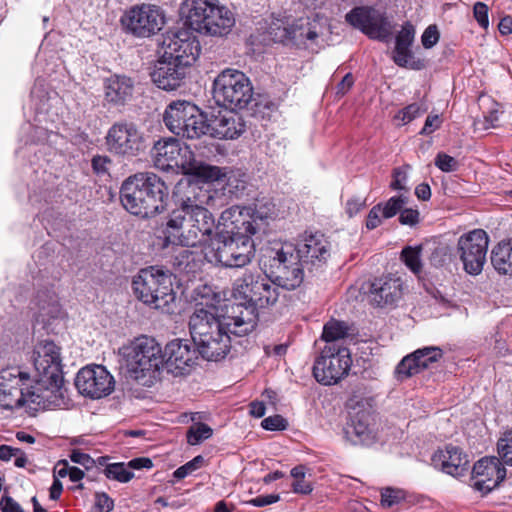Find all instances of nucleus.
<instances>
[{
    "label": "nucleus",
    "mask_w": 512,
    "mask_h": 512,
    "mask_svg": "<svg viewBox=\"0 0 512 512\" xmlns=\"http://www.w3.org/2000/svg\"><path fill=\"white\" fill-rule=\"evenodd\" d=\"M206 111L187 100L170 102L163 114L167 129L176 136L196 140L204 135L224 137V71L214 79Z\"/></svg>",
    "instance_id": "1"
},
{
    "label": "nucleus",
    "mask_w": 512,
    "mask_h": 512,
    "mask_svg": "<svg viewBox=\"0 0 512 512\" xmlns=\"http://www.w3.org/2000/svg\"><path fill=\"white\" fill-rule=\"evenodd\" d=\"M196 302L189 318V331L201 357L207 361H219L224 354V307L221 293L203 284L193 291Z\"/></svg>",
    "instance_id": "2"
},
{
    "label": "nucleus",
    "mask_w": 512,
    "mask_h": 512,
    "mask_svg": "<svg viewBox=\"0 0 512 512\" xmlns=\"http://www.w3.org/2000/svg\"><path fill=\"white\" fill-rule=\"evenodd\" d=\"M231 296L235 304L227 316L230 322L226 323V336L247 334L253 327L256 309L274 305L279 291L267 275L249 271L233 282Z\"/></svg>",
    "instance_id": "3"
},
{
    "label": "nucleus",
    "mask_w": 512,
    "mask_h": 512,
    "mask_svg": "<svg viewBox=\"0 0 512 512\" xmlns=\"http://www.w3.org/2000/svg\"><path fill=\"white\" fill-rule=\"evenodd\" d=\"M34 385L30 398L38 406H59L63 402L64 377L61 348L53 341H40L33 351Z\"/></svg>",
    "instance_id": "4"
},
{
    "label": "nucleus",
    "mask_w": 512,
    "mask_h": 512,
    "mask_svg": "<svg viewBox=\"0 0 512 512\" xmlns=\"http://www.w3.org/2000/svg\"><path fill=\"white\" fill-rule=\"evenodd\" d=\"M168 196L164 181L154 173L142 172L128 177L120 189L123 207L131 214L148 218L162 212Z\"/></svg>",
    "instance_id": "5"
},
{
    "label": "nucleus",
    "mask_w": 512,
    "mask_h": 512,
    "mask_svg": "<svg viewBox=\"0 0 512 512\" xmlns=\"http://www.w3.org/2000/svg\"><path fill=\"white\" fill-rule=\"evenodd\" d=\"M152 155L155 165L161 169L178 168L181 169L183 174L204 181H215L222 176L220 167L198 162L190 147L173 137L163 138L155 142Z\"/></svg>",
    "instance_id": "6"
},
{
    "label": "nucleus",
    "mask_w": 512,
    "mask_h": 512,
    "mask_svg": "<svg viewBox=\"0 0 512 512\" xmlns=\"http://www.w3.org/2000/svg\"><path fill=\"white\" fill-rule=\"evenodd\" d=\"M129 377L140 385L150 387L164 368L161 345L152 337L140 336L124 347Z\"/></svg>",
    "instance_id": "7"
},
{
    "label": "nucleus",
    "mask_w": 512,
    "mask_h": 512,
    "mask_svg": "<svg viewBox=\"0 0 512 512\" xmlns=\"http://www.w3.org/2000/svg\"><path fill=\"white\" fill-rule=\"evenodd\" d=\"M132 287L135 296L154 309L169 312L175 300L171 274L154 266L141 269L133 277Z\"/></svg>",
    "instance_id": "8"
},
{
    "label": "nucleus",
    "mask_w": 512,
    "mask_h": 512,
    "mask_svg": "<svg viewBox=\"0 0 512 512\" xmlns=\"http://www.w3.org/2000/svg\"><path fill=\"white\" fill-rule=\"evenodd\" d=\"M184 25L192 32L221 36L224 30L222 9L209 0H185L181 6Z\"/></svg>",
    "instance_id": "9"
},
{
    "label": "nucleus",
    "mask_w": 512,
    "mask_h": 512,
    "mask_svg": "<svg viewBox=\"0 0 512 512\" xmlns=\"http://www.w3.org/2000/svg\"><path fill=\"white\" fill-rule=\"evenodd\" d=\"M194 228L197 230L199 243L203 246L205 259L214 265L222 264L224 234L220 225L215 226L212 214L203 206H194L188 212Z\"/></svg>",
    "instance_id": "10"
},
{
    "label": "nucleus",
    "mask_w": 512,
    "mask_h": 512,
    "mask_svg": "<svg viewBox=\"0 0 512 512\" xmlns=\"http://www.w3.org/2000/svg\"><path fill=\"white\" fill-rule=\"evenodd\" d=\"M346 406L350 414V422L345 430L346 437L353 444H371L375 440L372 400L352 395Z\"/></svg>",
    "instance_id": "11"
},
{
    "label": "nucleus",
    "mask_w": 512,
    "mask_h": 512,
    "mask_svg": "<svg viewBox=\"0 0 512 512\" xmlns=\"http://www.w3.org/2000/svg\"><path fill=\"white\" fill-rule=\"evenodd\" d=\"M352 364L349 349L345 347H325L315 360L313 375L324 385H332L346 377Z\"/></svg>",
    "instance_id": "12"
},
{
    "label": "nucleus",
    "mask_w": 512,
    "mask_h": 512,
    "mask_svg": "<svg viewBox=\"0 0 512 512\" xmlns=\"http://www.w3.org/2000/svg\"><path fill=\"white\" fill-rule=\"evenodd\" d=\"M162 54L190 68L198 59L201 45L197 37L188 28L167 32L161 44Z\"/></svg>",
    "instance_id": "13"
},
{
    "label": "nucleus",
    "mask_w": 512,
    "mask_h": 512,
    "mask_svg": "<svg viewBox=\"0 0 512 512\" xmlns=\"http://www.w3.org/2000/svg\"><path fill=\"white\" fill-rule=\"evenodd\" d=\"M270 269L274 277L273 285L287 290L299 287L304 279V270L299 260L293 254L291 247L270 251Z\"/></svg>",
    "instance_id": "14"
},
{
    "label": "nucleus",
    "mask_w": 512,
    "mask_h": 512,
    "mask_svg": "<svg viewBox=\"0 0 512 512\" xmlns=\"http://www.w3.org/2000/svg\"><path fill=\"white\" fill-rule=\"evenodd\" d=\"M105 146L113 155L130 158L144 151L145 140L135 124L118 122L109 128Z\"/></svg>",
    "instance_id": "15"
},
{
    "label": "nucleus",
    "mask_w": 512,
    "mask_h": 512,
    "mask_svg": "<svg viewBox=\"0 0 512 512\" xmlns=\"http://www.w3.org/2000/svg\"><path fill=\"white\" fill-rule=\"evenodd\" d=\"M488 245L489 237L482 229L470 231L458 239L457 254L468 274L478 275L482 272Z\"/></svg>",
    "instance_id": "16"
},
{
    "label": "nucleus",
    "mask_w": 512,
    "mask_h": 512,
    "mask_svg": "<svg viewBox=\"0 0 512 512\" xmlns=\"http://www.w3.org/2000/svg\"><path fill=\"white\" fill-rule=\"evenodd\" d=\"M345 20L371 39L387 41L392 35L393 26L388 17L373 7H355L346 14Z\"/></svg>",
    "instance_id": "17"
},
{
    "label": "nucleus",
    "mask_w": 512,
    "mask_h": 512,
    "mask_svg": "<svg viewBox=\"0 0 512 512\" xmlns=\"http://www.w3.org/2000/svg\"><path fill=\"white\" fill-rule=\"evenodd\" d=\"M121 22L133 35L149 37L162 29L165 24V16L159 7L143 4L128 11L122 17Z\"/></svg>",
    "instance_id": "18"
},
{
    "label": "nucleus",
    "mask_w": 512,
    "mask_h": 512,
    "mask_svg": "<svg viewBox=\"0 0 512 512\" xmlns=\"http://www.w3.org/2000/svg\"><path fill=\"white\" fill-rule=\"evenodd\" d=\"M198 348L188 339H174L165 347L164 367L174 376L191 372L198 360Z\"/></svg>",
    "instance_id": "19"
},
{
    "label": "nucleus",
    "mask_w": 512,
    "mask_h": 512,
    "mask_svg": "<svg viewBox=\"0 0 512 512\" xmlns=\"http://www.w3.org/2000/svg\"><path fill=\"white\" fill-rule=\"evenodd\" d=\"M114 384L112 375L101 365L82 368L75 379L79 393L92 399L109 395L114 390Z\"/></svg>",
    "instance_id": "20"
},
{
    "label": "nucleus",
    "mask_w": 512,
    "mask_h": 512,
    "mask_svg": "<svg viewBox=\"0 0 512 512\" xmlns=\"http://www.w3.org/2000/svg\"><path fill=\"white\" fill-rule=\"evenodd\" d=\"M309 273L321 270L330 257V244L324 235H309L297 246L295 255Z\"/></svg>",
    "instance_id": "21"
},
{
    "label": "nucleus",
    "mask_w": 512,
    "mask_h": 512,
    "mask_svg": "<svg viewBox=\"0 0 512 512\" xmlns=\"http://www.w3.org/2000/svg\"><path fill=\"white\" fill-rule=\"evenodd\" d=\"M197 231L188 212L173 210L163 231L164 244L166 246L172 244L194 247L199 243Z\"/></svg>",
    "instance_id": "22"
},
{
    "label": "nucleus",
    "mask_w": 512,
    "mask_h": 512,
    "mask_svg": "<svg viewBox=\"0 0 512 512\" xmlns=\"http://www.w3.org/2000/svg\"><path fill=\"white\" fill-rule=\"evenodd\" d=\"M188 71L189 69L179 62L165 58V55L161 54L151 72V78L158 88L172 91L184 84Z\"/></svg>",
    "instance_id": "23"
},
{
    "label": "nucleus",
    "mask_w": 512,
    "mask_h": 512,
    "mask_svg": "<svg viewBox=\"0 0 512 512\" xmlns=\"http://www.w3.org/2000/svg\"><path fill=\"white\" fill-rule=\"evenodd\" d=\"M252 98V87L246 75L226 68V111L245 108Z\"/></svg>",
    "instance_id": "24"
},
{
    "label": "nucleus",
    "mask_w": 512,
    "mask_h": 512,
    "mask_svg": "<svg viewBox=\"0 0 512 512\" xmlns=\"http://www.w3.org/2000/svg\"><path fill=\"white\" fill-rule=\"evenodd\" d=\"M22 373L18 375L10 371H3L0 374V404L7 409L21 407L26 403H32L30 393L32 388L24 392L22 388Z\"/></svg>",
    "instance_id": "25"
},
{
    "label": "nucleus",
    "mask_w": 512,
    "mask_h": 512,
    "mask_svg": "<svg viewBox=\"0 0 512 512\" xmlns=\"http://www.w3.org/2000/svg\"><path fill=\"white\" fill-rule=\"evenodd\" d=\"M415 27L411 22H405L395 38V48L392 59L396 65L403 68L420 70L424 67L421 60H415L411 46L415 39Z\"/></svg>",
    "instance_id": "26"
},
{
    "label": "nucleus",
    "mask_w": 512,
    "mask_h": 512,
    "mask_svg": "<svg viewBox=\"0 0 512 512\" xmlns=\"http://www.w3.org/2000/svg\"><path fill=\"white\" fill-rule=\"evenodd\" d=\"M476 479L474 486L480 491H491L497 487L506 477V469L501 466L498 458H482L478 460L472 470Z\"/></svg>",
    "instance_id": "27"
},
{
    "label": "nucleus",
    "mask_w": 512,
    "mask_h": 512,
    "mask_svg": "<svg viewBox=\"0 0 512 512\" xmlns=\"http://www.w3.org/2000/svg\"><path fill=\"white\" fill-rule=\"evenodd\" d=\"M442 350L438 347H424L405 356L396 367L399 377L408 378L428 368L442 358Z\"/></svg>",
    "instance_id": "28"
},
{
    "label": "nucleus",
    "mask_w": 512,
    "mask_h": 512,
    "mask_svg": "<svg viewBox=\"0 0 512 512\" xmlns=\"http://www.w3.org/2000/svg\"><path fill=\"white\" fill-rule=\"evenodd\" d=\"M257 231L252 207L234 205L226 209V235L251 237Z\"/></svg>",
    "instance_id": "29"
},
{
    "label": "nucleus",
    "mask_w": 512,
    "mask_h": 512,
    "mask_svg": "<svg viewBox=\"0 0 512 512\" xmlns=\"http://www.w3.org/2000/svg\"><path fill=\"white\" fill-rule=\"evenodd\" d=\"M369 294L371 303L377 307L393 305L402 297V281L393 277L375 279L371 283Z\"/></svg>",
    "instance_id": "30"
},
{
    "label": "nucleus",
    "mask_w": 512,
    "mask_h": 512,
    "mask_svg": "<svg viewBox=\"0 0 512 512\" xmlns=\"http://www.w3.org/2000/svg\"><path fill=\"white\" fill-rule=\"evenodd\" d=\"M226 250L229 253L226 268L244 267L251 262L255 255V245L249 235L226 236Z\"/></svg>",
    "instance_id": "31"
},
{
    "label": "nucleus",
    "mask_w": 512,
    "mask_h": 512,
    "mask_svg": "<svg viewBox=\"0 0 512 512\" xmlns=\"http://www.w3.org/2000/svg\"><path fill=\"white\" fill-rule=\"evenodd\" d=\"M432 460L435 465H440L445 473L455 477L462 476L468 470V456L452 444L436 452Z\"/></svg>",
    "instance_id": "32"
},
{
    "label": "nucleus",
    "mask_w": 512,
    "mask_h": 512,
    "mask_svg": "<svg viewBox=\"0 0 512 512\" xmlns=\"http://www.w3.org/2000/svg\"><path fill=\"white\" fill-rule=\"evenodd\" d=\"M195 178L196 181H192L190 179L180 181L176 186V190L174 189L173 194L179 204V208L176 210H185V212H189L190 209H194L195 205L203 206L204 200L207 197V192L203 191L202 188L199 187L198 180H200V178ZM203 182L205 181L203 180Z\"/></svg>",
    "instance_id": "33"
},
{
    "label": "nucleus",
    "mask_w": 512,
    "mask_h": 512,
    "mask_svg": "<svg viewBox=\"0 0 512 512\" xmlns=\"http://www.w3.org/2000/svg\"><path fill=\"white\" fill-rule=\"evenodd\" d=\"M319 36L318 24L309 19H299L285 26L279 36L282 41H289L294 45H305L307 41L314 42Z\"/></svg>",
    "instance_id": "34"
},
{
    "label": "nucleus",
    "mask_w": 512,
    "mask_h": 512,
    "mask_svg": "<svg viewBox=\"0 0 512 512\" xmlns=\"http://www.w3.org/2000/svg\"><path fill=\"white\" fill-rule=\"evenodd\" d=\"M133 87L130 78L113 75L106 81L105 98L115 105H123L132 97Z\"/></svg>",
    "instance_id": "35"
},
{
    "label": "nucleus",
    "mask_w": 512,
    "mask_h": 512,
    "mask_svg": "<svg viewBox=\"0 0 512 512\" xmlns=\"http://www.w3.org/2000/svg\"><path fill=\"white\" fill-rule=\"evenodd\" d=\"M247 175L240 169L226 171V200H242L249 196Z\"/></svg>",
    "instance_id": "36"
},
{
    "label": "nucleus",
    "mask_w": 512,
    "mask_h": 512,
    "mask_svg": "<svg viewBox=\"0 0 512 512\" xmlns=\"http://www.w3.org/2000/svg\"><path fill=\"white\" fill-rule=\"evenodd\" d=\"M493 267L503 275H512V239L498 243L491 252Z\"/></svg>",
    "instance_id": "37"
},
{
    "label": "nucleus",
    "mask_w": 512,
    "mask_h": 512,
    "mask_svg": "<svg viewBox=\"0 0 512 512\" xmlns=\"http://www.w3.org/2000/svg\"><path fill=\"white\" fill-rule=\"evenodd\" d=\"M226 139H235L245 131L242 116L236 110L226 111Z\"/></svg>",
    "instance_id": "38"
},
{
    "label": "nucleus",
    "mask_w": 512,
    "mask_h": 512,
    "mask_svg": "<svg viewBox=\"0 0 512 512\" xmlns=\"http://www.w3.org/2000/svg\"><path fill=\"white\" fill-rule=\"evenodd\" d=\"M347 332L348 326L345 322L332 319L324 325L322 338L326 342H333L344 338Z\"/></svg>",
    "instance_id": "39"
},
{
    "label": "nucleus",
    "mask_w": 512,
    "mask_h": 512,
    "mask_svg": "<svg viewBox=\"0 0 512 512\" xmlns=\"http://www.w3.org/2000/svg\"><path fill=\"white\" fill-rule=\"evenodd\" d=\"M421 251L422 246L420 245L405 247L401 252V259L414 274H419L422 271Z\"/></svg>",
    "instance_id": "40"
},
{
    "label": "nucleus",
    "mask_w": 512,
    "mask_h": 512,
    "mask_svg": "<svg viewBox=\"0 0 512 512\" xmlns=\"http://www.w3.org/2000/svg\"><path fill=\"white\" fill-rule=\"evenodd\" d=\"M408 203V196L399 194L388 199L382 204V217L389 219L400 213L402 208Z\"/></svg>",
    "instance_id": "41"
},
{
    "label": "nucleus",
    "mask_w": 512,
    "mask_h": 512,
    "mask_svg": "<svg viewBox=\"0 0 512 512\" xmlns=\"http://www.w3.org/2000/svg\"><path fill=\"white\" fill-rule=\"evenodd\" d=\"M212 435V429L204 423H195L187 431V441L190 445H197Z\"/></svg>",
    "instance_id": "42"
},
{
    "label": "nucleus",
    "mask_w": 512,
    "mask_h": 512,
    "mask_svg": "<svg viewBox=\"0 0 512 512\" xmlns=\"http://www.w3.org/2000/svg\"><path fill=\"white\" fill-rule=\"evenodd\" d=\"M104 474L107 478L117 480L119 482L130 481L134 474L128 470L124 463H113L106 466Z\"/></svg>",
    "instance_id": "43"
},
{
    "label": "nucleus",
    "mask_w": 512,
    "mask_h": 512,
    "mask_svg": "<svg viewBox=\"0 0 512 512\" xmlns=\"http://www.w3.org/2000/svg\"><path fill=\"white\" fill-rule=\"evenodd\" d=\"M255 220H269L277 216L276 205L271 200H261L252 208Z\"/></svg>",
    "instance_id": "44"
},
{
    "label": "nucleus",
    "mask_w": 512,
    "mask_h": 512,
    "mask_svg": "<svg viewBox=\"0 0 512 512\" xmlns=\"http://www.w3.org/2000/svg\"><path fill=\"white\" fill-rule=\"evenodd\" d=\"M497 449L503 463L512 466V430L499 439Z\"/></svg>",
    "instance_id": "45"
},
{
    "label": "nucleus",
    "mask_w": 512,
    "mask_h": 512,
    "mask_svg": "<svg viewBox=\"0 0 512 512\" xmlns=\"http://www.w3.org/2000/svg\"><path fill=\"white\" fill-rule=\"evenodd\" d=\"M424 112H426V108L422 109L419 104L412 103L399 111L395 118L407 124Z\"/></svg>",
    "instance_id": "46"
},
{
    "label": "nucleus",
    "mask_w": 512,
    "mask_h": 512,
    "mask_svg": "<svg viewBox=\"0 0 512 512\" xmlns=\"http://www.w3.org/2000/svg\"><path fill=\"white\" fill-rule=\"evenodd\" d=\"M404 499L401 490L393 488H385L381 493V504L384 507H392L400 503Z\"/></svg>",
    "instance_id": "47"
},
{
    "label": "nucleus",
    "mask_w": 512,
    "mask_h": 512,
    "mask_svg": "<svg viewBox=\"0 0 512 512\" xmlns=\"http://www.w3.org/2000/svg\"><path fill=\"white\" fill-rule=\"evenodd\" d=\"M435 165L443 172H453L457 170L459 163L454 157L440 152L435 158Z\"/></svg>",
    "instance_id": "48"
},
{
    "label": "nucleus",
    "mask_w": 512,
    "mask_h": 512,
    "mask_svg": "<svg viewBox=\"0 0 512 512\" xmlns=\"http://www.w3.org/2000/svg\"><path fill=\"white\" fill-rule=\"evenodd\" d=\"M204 459L202 456H196L191 461L187 462L185 465L179 467L174 471V477L178 480L185 478L187 475L197 470L203 463Z\"/></svg>",
    "instance_id": "49"
},
{
    "label": "nucleus",
    "mask_w": 512,
    "mask_h": 512,
    "mask_svg": "<svg viewBox=\"0 0 512 512\" xmlns=\"http://www.w3.org/2000/svg\"><path fill=\"white\" fill-rule=\"evenodd\" d=\"M440 33L436 25H429L421 36V42L424 48L430 49L437 44Z\"/></svg>",
    "instance_id": "50"
},
{
    "label": "nucleus",
    "mask_w": 512,
    "mask_h": 512,
    "mask_svg": "<svg viewBox=\"0 0 512 512\" xmlns=\"http://www.w3.org/2000/svg\"><path fill=\"white\" fill-rule=\"evenodd\" d=\"M448 260V251L445 246H435L429 255V262L434 267L443 266Z\"/></svg>",
    "instance_id": "51"
},
{
    "label": "nucleus",
    "mask_w": 512,
    "mask_h": 512,
    "mask_svg": "<svg viewBox=\"0 0 512 512\" xmlns=\"http://www.w3.org/2000/svg\"><path fill=\"white\" fill-rule=\"evenodd\" d=\"M420 213L417 209L412 208H402L399 215V222L402 225H407L410 227H414L419 223Z\"/></svg>",
    "instance_id": "52"
},
{
    "label": "nucleus",
    "mask_w": 512,
    "mask_h": 512,
    "mask_svg": "<svg viewBox=\"0 0 512 512\" xmlns=\"http://www.w3.org/2000/svg\"><path fill=\"white\" fill-rule=\"evenodd\" d=\"M407 172L401 168H395L393 170V180L390 184V187L393 190H400L407 192L409 188L406 186L407 182Z\"/></svg>",
    "instance_id": "53"
},
{
    "label": "nucleus",
    "mask_w": 512,
    "mask_h": 512,
    "mask_svg": "<svg viewBox=\"0 0 512 512\" xmlns=\"http://www.w3.org/2000/svg\"><path fill=\"white\" fill-rule=\"evenodd\" d=\"M261 426L266 430H284L287 427V421L281 415H274L265 418Z\"/></svg>",
    "instance_id": "54"
},
{
    "label": "nucleus",
    "mask_w": 512,
    "mask_h": 512,
    "mask_svg": "<svg viewBox=\"0 0 512 512\" xmlns=\"http://www.w3.org/2000/svg\"><path fill=\"white\" fill-rule=\"evenodd\" d=\"M474 17L479 23V25L483 28H488L489 20H488V6L485 3L477 2L474 5Z\"/></svg>",
    "instance_id": "55"
},
{
    "label": "nucleus",
    "mask_w": 512,
    "mask_h": 512,
    "mask_svg": "<svg viewBox=\"0 0 512 512\" xmlns=\"http://www.w3.org/2000/svg\"><path fill=\"white\" fill-rule=\"evenodd\" d=\"M382 204L375 205L368 213L366 227L369 230L377 228L381 224Z\"/></svg>",
    "instance_id": "56"
},
{
    "label": "nucleus",
    "mask_w": 512,
    "mask_h": 512,
    "mask_svg": "<svg viewBox=\"0 0 512 512\" xmlns=\"http://www.w3.org/2000/svg\"><path fill=\"white\" fill-rule=\"evenodd\" d=\"M95 505L100 512H111L114 508V501L105 492L95 494Z\"/></svg>",
    "instance_id": "57"
},
{
    "label": "nucleus",
    "mask_w": 512,
    "mask_h": 512,
    "mask_svg": "<svg viewBox=\"0 0 512 512\" xmlns=\"http://www.w3.org/2000/svg\"><path fill=\"white\" fill-rule=\"evenodd\" d=\"M70 459L72 462L82 465L85 469H90L95 464V461L88 454L76 449L72 451Z\"/></svg>",
    "instance_id": "58"
},
{
    "label": "nucleus",
    "mask_w": 512,
    "mask_h": 512,
    "mask_svg": "<svg viewBox=\"0 0 512 512\" xmlns=\"http://www.w3.org/2000/svg\"><path fill=\"white\" fill-rule=\"evenodd\" d=\"M365 207V199L353 197L346 202L345 210L349 217H353Z\"/></svg>",
    "instance_id": "59"
},
{
    "label": "nucleus",
    "mask_w": 512,
    "mask_h": 512,
    "mask_svg": "<svg viewBox=\"0 0 512 512\" xmlns=\"http://www.w3.org/2000/svg\"><path fill=\"white\" fill-rule=\"evenodd\" d=\"M111 159L108 156L97 155L92 159V168L97 174H104L108 171V165L111 164Z\"/></svg>",
    "instance_id": "60"
},
{
    "label": "nucleus",
    "mask_w": 512,
    "mask_h": 512,
    "mask_svg": "<svg viewBox=\"0 0 512 512\" xmlns=\"http://www.w3.org/2000/svg\"><path fill=\"white\" fill-rule=\"evenodd\" d=\"M0 509L2 512H24L20 504L8 495L2 496Z\"/></svg>",
    "instance_id": "61"
},
{
    "label": "nucleus",
    "mask_w": 512,
    "mask_h": 512,
    "mask_svg": "<svg viewBox=\"0 0 512 512\" xmlns=\"http://www.w3.org/2000/svg\"><path fill=\"white\" fill-rule=\"evenodd\" d=\"M279 498L278 494L260 495L250 500L249 503L257 507H263L277 502Z\"/></svg>",
    "instance_id": "62"
},
{
    "label": "nucleus",
    "mask_w": 512,
    "mask_h": 512,
    "mask_svg": "<svg viewBox=\"0 0 512 512\" xmlns=\"http://www.w3.org/2000/svg\"><path fill=\"white\" fill-rule=\"evenodd\" d=\"M439 127L438 115H429L425 121L421 134H430Z\"/></svg>",
    "instance_id": "63"
},
{
    "label": "nucleus",
    "mask_w": 512,
    "mask_h": 512,
    "mask_svg": "<svg viewBox=\"0 0 512 512\" xmlns=\"http://www.w3.org/2000/svg\"><path fill=\"white\" fill-rule=\"evenodd\" d=\"M19 453H21V449L19 448H14L8 445L0 446V459L2 461H9L11 457L17 456Z\"/></svg>",
    "instance_id": "64"
}]
</instances>
